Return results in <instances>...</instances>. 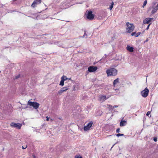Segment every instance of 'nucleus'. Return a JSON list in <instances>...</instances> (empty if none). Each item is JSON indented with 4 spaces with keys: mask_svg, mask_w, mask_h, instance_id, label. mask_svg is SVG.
Here are the masks:
<instances>
[{
    "mask_svg": "<svg viewBox=\"0 0 158 158\" xmlns=\"http://www.w3.org/2000/svg\"><path fill=\"white\" fill-rule=\"evenodd\" d=\"M126 26H127L126 31L127 32L131 33L133 31L135 26L133 24L130 23L128 22L126 23Z\"/></svg>",
    "mask_w": 158,
    "mask_h": 158,
    "instance_id": "obj_1",
    "label": "nucleus"
},
{
    "mask_svg": "<svg viewBox=\"0 0 158 158\" xmlns=\"http://www.w3.org/2000/svg\"><path fill=\"white\" fill-rule=\"evenodd\" d=\"M107 76H116L117 73V70L114 68H110L106 70Z\"/></svg>",
    "mask_w": 158,
    "mask_h": 158,
    "instance_id": "obj_2",
    "label": "nucleus"
},
{
    "mask_svg": "<svg viewBox=\"0 0 158 158\" xmlns=\"http://www.w3.org/2000/svg\"><path fill=\"white\" fill-rule=\"evenodd\" d=\"M28 105L30 106H33L34 108L35 109H38L40 106V104L37 102H30L29 101L27 102V105L26 106V107L24 108H26L28 107Z\"/></svg>",
    "mask_w": 158,
    "mask_h": 158,
    "instance_id": "obj_3",
    "label": "nucleus"
},
{
    "mask_svg": "<svg viewBox=\"0 0 158 158\" xmlns=\"http://www.w3.org/2000/svg\"><path fill=\"white\" fill-rule=\"evenodd\" d=\"M86 16L87 19L89 20H92L94 17V15L92 14V11L89 10L86 11Z\"/></svg>",
    "mask_w": 158,
    "mask_h": 158,
    "instance_id": "obj_4",
    "label": "nucleus"
},
{
    "mask_svg": "<svg viewBox=\"0 0 158 158\" xmlns=\"http://www.w3.org/2000/svg\"><path fill=\"white\" fill-rule=\"evenodd\" d=\"M149 90L147 87L141 92V95L144 98L146 97L148 94Z\"/></svg>",
    "mask_w": 158,
    "mask_h": 158,
    "instance_id": "obj_5",
    "label": "nucleus"
},
{
    "mask_svg": "<svg viewBox=\"0 0 158 158\" xmlns=\"http://www.w3.org/2000/svg\"><path fill=\"white\" fill-rule=\"evenodd\" d=\"M10 126L13 127H16L19 129H20L22 126V124L19 123H11L10 124Z\"/></svg>",
    "mask_w": 158,
    "mask_h": 158,
    "instance_id": "obj_6",
    "label": "nucleus"
},
{
    "mask_svg": "<svg viewBox=\"0 0 158 158\" xmlns=\"http://www.w3.org/2000/svg\"><path fill=\"white\" fill-rule=\"evenodd\" d=\"M98 68L96 66H89L88 68V71L90 72H93L97 70Z\"/></svg>",
    "mask_w": 158,
    "mask_h": 158,
    "instance_id": "obj_7",
    "label": "nucleus"
},
{
    "mask_svg": "<svg viewBox=\"0 0 158 158\" xmlns=\"http://www.w3.org/2000/svg\"><path fill=\"white\" fill-rule=\"evenodd\" d=\"M93 124V122H91L88 123L84 127V130L85 131H87L89 130V128L91 127Z\"/></svg>",
    "mask_w": 158,
    "mask_h": 158,
    "instance_id": "obj_8",
    "label": "nucleus"
},
{
    "mask_svg": "<svg viewBox=\"0 0 158 158\" xmlns=\"http://www.w3.org/2000/svg\"><path fill=\"white\" fill-rule=\"evenodd\" d=\"M41 2V0H35L31 4V6L33 7H35L37 5L40 3Z\"/></svg>",
    "mask_w": 158,
    "mask_h": 158,
    "instance_id": "obj_9",
    "label": "nucleus"
},
{
    "mask_svg": "<svg viewBox=\"0 0 158 158\" xmlns=\"http://www.w3.org/2000/svg\"><path fill=\"white\" fill-rule=\"evenodd\" d=\"M99 101H104L106 100L107 98L106 96L105 95H100L99 96Z\"/></svg>",
    "mask_w": 158,
    "mask_h": 158,
    "instance_id": "obj_10",
    "label": "nucleus"
},
{
    "mask_svg": "<svg viewBox=\"0 0 158 158\" xmlns=\"http://www.w3.org/2000/svg\"><path fill=\"white\" fill-rule=\"evenodd\" d=\"M127 50L130 52H132L134 51V48L132 47H130V46L127 45Z\"/></svg>",
    "mask_w": 158,
    "mask_h": 158,
    "instance_id": "obj_11",
    "label": "nucleus"
},
{
    "mask_svg": "<svg viewBox=\"0 0 158 158\" xmlns=\"http://www.w3.org/2000/svg\"><path fill=\"white\" fill-rule=\"evenodd\" d=\"M127 122L125 120H123L122 119L120 123V126L121 127H123L126 125Z\"/></svg>",
    "mask_w": 158,
    "mask_h": 158,
    "instance_id": "obj_12",
    "label": "nucleus"
},
{
    "mask_svg": "<svg viewBox=\"0 0 158 158\" xmlns=\"http://www.w3.org/2000/svg\"><path fill=\"white\" fill-rule=\"evenodd\" d=\"M152 19V18H147L145 19V21H143V23H144L148 24L151 21V20Z\"/></svg>",
    "mask_w": 158,
    "mask_h": 158,
    "instance_id": "obj_13",
    "label": "nucleus"
},
{
    "mask_svg": "<svg viewBox=\"0 0 158 158\" xmlns=\"http://www.w3.org/2000/svg\"><path fill=\"white\" fill-rule=\"evenodd\" d=\"M67 90V89H61L58 92L57 94L59 95H61L62 93Z\"/></svg>",
    "mask_w": 158,
    "mask_h": 158,
    "instance_id": "obj_14",
    "label": "nucleus"
},
{
    "mask_svg": "<svg viewBox=\"0 0 158 158\" xmlns=\"http://www.w3.org/2000/svg\"><path fill=\"white\" fill-rule=\"evenodd\" d=\"M61 80L60 82V85H61V86H63L64 85V78H63V77H61Z\"/></svg>",
    "mask_w": 158,
    "mask_h": 158,
    "instance_id": "obj_15",
    "label": "nucleus"
},
{
    "mask_svg": "<svg viewBox=\"0 0 158 158\" xmlns=\"http://www.w3.org/2000/svg\"><path fill=\"white\" fill-rule=\"evenodd\" d=\"M119 79L118 78H117L113 82V84L114 86H115V85L117 83L119 82Z\"/></svg>",
    "mask_w": 158,
    "mask_h": 158,
    "instance_id": "obj_16",
    "label": "nucleus"
},
{
    "mask_svg": "<svg viewBox=\"0 0 158 158\" xmlns=\"http://www.w3.org/2000/svg\"><path fill=\"white\" fill-rule=\"evenodd\" d=\"M158 9L157 8H156V7H154V8H153V10L152 11V14H155V13L156 12Z\"/></svg>",
    "mask_w": 158,
    "mask_h": 158,
    "instance_id": "obj_17",
    "label": "nucleus"
},
{
    "mask_svg": "<svg viewBox=\"0 0 158 158\" xmlns=\"http://www.w3.org/2000/svg\"><path fill=\"white\" fill-rule=\"evenodd\" d=\"M62 77H63L64 79V81H65L67 80H71V78H68L66 76H65L64 75H63Z\"/></svg>",
    "mask_w": 158,
    "mask_h": 158,
    "instance_id": "obj_18",
    "label": "nucleus"
},
{
    "mask_svg": "<svg viewBox=\"0 0 158 158\" xmlns=\"http://www.w3.org/2000/svg\"><path fill=\"white\" fill-rule=\"evenodd\" d=\"M107 107L110 109V110H113V106L107 104Z\"/></svg>",
    "mask_w": 158,
    "mask_h": 158,
    "instance_id": "obj_19",
    "label": "nucleus"
},
{
    "mask_svg": "<svg viewBox=\"0 0 158 158\" xmlns=\"http://www.w3.org/2000/svg\"><path fill=\"white\" fill-rule=\"evenodd\" d=\"M114 4V3L113 2H112L111 3V5H110V7H109V9H110V10H112V9L113 6Z\"/></svg>",
    "mask_w": 158,
    "mask_h": 158,
    "instance_id": "obj_20",
    "label": "nucleus"
},
{
    "mask_svg": "<svg viewBox=\"0 0 158 158\" xmlns=\"http://www.w3.org/2000/svg\"><path fill=\"white\" fill-rule=\"evenodd\" d=\"M87 35L86 34V30L84 31V34L83 36V37H85V38H87Z\"/></svg>",
    "mask_w": 158,
    "mask_h": 158,
    "instance_id": "obj_21",
    "label": "nucleus"
},
{
    "mask_svg": "<svg viewBox=\"0 0 158 158\" xmlns=\"http://www.w3.org/2000/svg\"><path fill=\"white\" fill-rule=\"evenodd\" d=\"M116 135L117 137H119L120 136H123L124 135L123 134L118 133V134H116Z\"/></svg>",
    "mask_w": 158,
    "mask_h": 158,
    "instance_id": "obj_22",
    "label": "nucleus"
},
{
    "mask_svg": "<svg viewBox=\"0 0 158 158\" xmlns=\"http://www.w3.org/2000/svg\"><path fill=\"white\" fill-rule=\"evenodd\" d=\"M147 0H145V1L143 3V7H144V6H145L147 4Z\"/></svg>",
    "mask_w": 158,
    "mask_h": 158,
    "instance_id": "obj_23",
    "label": "nucleus"
},
{
    "mask_svg": "<svg viewBox=\"0 0 158 158\" xmlns=\"http://www.w3.org/2000/svg\"><path fill=\"white\" fill-rule=\"evenodd\" d=\"M141 34L140 32H138L137 33H136V35H135V37H137L139 35Z\"/></svg>",
    "mask_w": 158,
    "mask_h": 158,
    "instance_id": "obj_24",
    "label": "nucleus"
},
{
    "mask_svg": "<svg viewBox=\"0 0 158 158\" xmlns=\"http://www.w3.org/2000/svg\"><path fill=\"white\" fill-rule=\"evenodd\" d=\"M136 32H132L131 33V35L132 36H135V35H136Z\"/></svg>",
    "mask_w": 158,
    "mask_h": 158,
    "instance_id": "obj_25",
    "label": "nucleus"
},
{
    "mask_svg": "<svg viewBox=\"0 0 158 158\" xmlns=\"http://www.w3.org/2000/svg\"><path fill=\"white\" fill-rule=\"evenodd\" d=\"M153 140L155 142H156L157 141V138L156 137H154L153 138Z\"/></svg>",
    "mask_w": 158,
    "mask_h": 158,
    "instance_id": "obj_26",
    "label": "nucleus"
},
{
    "mask_svg": "<svg viewBox=\"0 0 158 158\" xmlns=\"http://www.w3.org/2000/svg\"><path fill=\"white\" fill-rule=\"evenodd\" d=\"M66 88L67 89V90L69 89V86H67L64 87L62 88V89H65Z\"/></svg>",
    "mask_w": 158,
    "mask_h": 158,
    "instance_id": "obj_27",
    "label": "nucleus"
},
{
    "mask_svg": "<svg viewBox=\"0 0 158 158\" xmlns=\"http://www.w3.org/2000/svg\"><path fill=\"white\" fill-rule=\"evenodd\" d=\"M120 132V128H118L116 130V133H119Z\"/></svg>",
    "mask_w": 158,
    "mask_h": 158,
    "instance_id": "obj_28",
    "label": "nucleus"
},
{
    "mask_svg": "<svg viewBox=\"0 0 158 158\" xmlns=\"http://www.w3.org/2000/svg\"><path fill=\"white\" fill-rule=\"evenodd\" d=\"M38 44H38V45H41L44 44V42H43L42 43H39Z\"/></svg>",
    "mask_w": 158,
    "mask_h": 158,
    "instance_id": "obj_29",
    "label": "nucleus"
},
{
    "mask_svg": "<svg viewBox=\"0 0 158 158\" xmlns=\"http://www.w3.org/2000/svg\"><path fill=\"white\" fill-rule=\"evenodd\" d=\"M151 24V23H150L147 26V27L146 29V30H148L149 28V26Z\"/></svg>",
    "mask_w": 158,
    "mask_h": 158,
    "instance_id": "obj_30",
    "label": "nucleus"
},
{
    "mask_svg": "<svg viewBox=\"0 0 158 158\" xmlns=\"http://www.w3.org/2000/svg\"><path fill=\"white\" fill-rule=\"evenodd\" d=\"M150 114V111H148L147 114H146V115L148 116L149 114Z\"/></svg>",
    "mask_w": 158,
    "mask_h": 158,
    "instance_id": "obj_31",
    "label": "nucleus"
},
{
    "mask_svg": "<svg viewBox=\"0 0 158 158\" xmlns=\"http://www.w3.org/2000/svg\"><path fill=\"white\" fill-rule=\"evenodd\" d=\"M19 77H20V75H18L15 77V78L16 79H17V78H19Z\"/></svg>",
    "mask_w": 158,
    "mask_h": 158,
    "instance_id": "obj_32",
    "label": "nucleus"
},
{
    "mask_svg": "<svg viewBox=\"0 0 158 158\" xmlns=\"http://www.w3.org/2000/svg\"><path fill=\"white\" fill-rule=\"evenodd\" d=\"M117 107H118V106H117V105L114 106H113V109H114V108H116Z\"/></svg>",
    "mask_w": 158,
    "mask_h": 158,
    "instance_id": "obj_33",
    "label": "nucleus"
},
{
    "mask_svg": "<svg viewBox=\"0 0 158 158\" xmlns=\"http://www.w3.org/2000/svg\"><path fill=\"white\" fill-rule=\"evenodd\" d=\"M14 11L16 12V10H10V13H12V12H14Z\"/></svg>",
    "mask_w": 158,
    "mask_h": 158,
    "instance_id": "obj_34",
    "label": "nucleus"
},
{
    "mask_svg": "<svg viewBox=\"0 0 158 158\" xmlns=\"http://www.w3.org/2000/svg\"><path fill=\"white\" fill-rule=\"evenodd\" d=\"M75 158H82L81 156H76Z\"/></svg>",
    "mask_w": 158,
    "mask_h": 158,
    "instance_id": "obj_35",
    "label": "nucleus"
},
{
    "mask_svg": "<svg viewBox=\"0 0 158 158\" xmlns=\"http://www.w3.org/2000/svg\"><path fill=\"white\" fill-rule=\"evenodd\" d=\"M114 90L115 91L117 90L118 93H119V90L118 89H114Z\"/></svg>",
    "mask_w": 158,
    "mask_h": 158,
    "instance_id": "obj_36",
    "label": "nucleus"
},
{
    "mask_svg": "<svg viewBox=\"0 0 158 158\" xmlns=\"http://www.w3.org/2000/svg\"><path fill=\"white\" fill-rule=\"evenodd\" d=\"M149 40V39H148V38H147L146 40H145V41H144V42H147L148 40Z\"/></svg>",
    "mask_w": 158,
    "mask_h": 158,
    "instance_id": "obj_37",
    "label": "nucleus"
},
{
    "mask_svg": "<svg viewBox=\"0 0 158 158\" xmlns=\"http://www.w3.org/2000/svg\"><path fill=\"white\" fill-rule=\"evenodd\" d=\"M27 146H26V147H24L23 146H22V148L23 149H25V148H26L27 147Z\"/></svg>",
    "mask_w": 158,
    "mask_h": 158,
    "instance_id": "obj_38",
    "label": "nucleus"
},
{
    "mask_svg": "<svg viewBox=\"0 0 158 158\" xmlns=\"http://www.w3.org/2000/svg\"><path fill=\"white\" fill-rule=\"evenodd\" d=\"M46 118H47V119H46L47 121H48L49 120V117L48 118V117L47 116L46 117Z\"/></svg>",
    "mask_w": 158,
    "mask_h": 158,
    "instance_id": "obj_39",
    "label": "nucleus"
},
{
    "mask_svg": "<svg viewBox=\"0 0 158 158\" xmlns=\"http://www.w3.org/2000/svg\"><path fill=\"white\" fill-rule=\"evenodd\" d=\"M32 156L33 157V158H36V157L34 154L32 155Z\"/></svg>",
    "mask_w": 158,
    "mask_h": 158,
    "instance_id": "obj_40",
    "label": "nucleus"
},
{
    "mask_svg": "<svg viewBox=\"0 0 158 158\" xmlns=\"http://www.w3.org/2000/svg\"><path fill=\"white\" fill-rule=\"evenodd\" d=\"M3 6H4V5H3L2 4V6H1V7H3Z\"/></svg>",
    "mask_w": 158,
    "mask_h": 158,
    "instance_id": "obj_41",
    "label": "nucleus"
},
{
    "mask_svg": "<svg viewBox=\"0 0 158 158\" xmlns=\"http://www.w3.org/2000/svg\"><path fill=\"white\" fill-rule=\"evenodd\" d=\"M114 145L112 146V147H111V148H112L113 147V146H114Z\"/></svg>",
    "mask_w": 158,
    "mask_h": 158,
    "instance_id": "obj_42",
    "label": "nucleus"
},
{
    "mask_svg": "<svg viewBox=\"0 0 158 158\" xmlns=\"http://www.w3.org/2000/svg\"><path fill=\"white\" fill-rule=\"evenodd\" d=\"M111 136V135H108L107 136Z\"/></svg>",
    "mask_w": 158,
    "mask_h": 158,
    "instance_id": "obj_43",
    "label": "nucleus"
},
{
    "mask_svg": "<svg viewBox=\"0 0 158 158\" xmlns=\"http://www.w3.org/2000/svg\"><path fill=\"white\" fill-rule=\"evenodd\" d=\"M1 71H0V73H1Z\"/></svg>",
    "mask_w": 158,
    "mask_h": 158,
    "instance_id": "obj_44",
    "label": "nucleus"
}]
</instances>
